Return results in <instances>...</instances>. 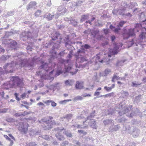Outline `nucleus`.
Wrapping results in <instances>:
<instances>
[{
  "mask_svg": "<svg viewBox=\"0 0 146 146\" xmlns=\"http://www.w3.org/2000/svg\"><path fill=\"white\" fill-rule=\"evenodd\" d=\"M84 82H80L77 81L76 84L75 85V88L76 90H81L83 89L84 86L83 85Z\"/></svg>",
  "mask_w": 146,
  "mask_h": 146,
  "instance_id": "ddd939ff",
  "label": "nucleus"
},
{
  "mask_svg": "<svg viewBox=\"0 0 146 146\" xmlns=\"http://www.w3.org/2000/svg\"><path fill=\"white\" fill-rule=\"evenodd\" d=\"M14 11H9L7 13V14L6 15V17H7L8 16H11L14 15Z\"/></svg>",
  "mask_w": 146,
  "mask_h": 146,
  "instance_id": "69168bd1",
  "label": "nucleus"
},
{
  "mask_svg": "<svg viewBox=\"0 0 146 146\" xmlns=\"http://www.w3.org/2000/svg\"><path fill=\"white\" fill-rule=\"evenodd\" d=\"M15 65L13 61L6 64L3 67L4 71L3 70L0 72V76L4 74H7L9 73H13L15 71L13 67Z\"/></svg>",
  "mask_w": 146,
  "mask_h": 146,
  "instance_id": "f257e3e1",
  "label": "nucleus"
},
{
  "mask_svg": "<svg viewBox=\"0 0 146 146\" xmlns=\"http://www.w3.org/2000/svg\"><path fill=\"white\" fill-rule=\"evenodd\" d=\"M69 142L68 141L65 140L62 142L60 144V146H66L68 145Z\"/></svg>",
  "mask_w": 146,
  "mask_h": 146,
  "instance_id": "6e6d98bb",
  "label": "nucleus"
},
{
  "mask_svg": "<svg viewBox=\"0 0 146 146\" xmlns=\"http://www.w3.org/2000/svg\"><path fill=\"white\" fill-rule=\"evenodd\" d=\"M50 141H51L52 145H57L59 144L58 142H57L56 139H54L52 138Z\"/></svg>",
  "mask_w": 146,
  "mask_h": 146,
  "instance_id": "5fc2aeb1",
  "label": "nucleus"
},
{
  "mask_svg": "<svg viewBox=\"0 0 146 146\" xmlns=\"http://www.w3.org/2000/svg\"><path fill=\"white\" fill-rule=\"evenodd\" d=\"M83 1H79L76 3H74V5L77 7L80 6L81 5Z\"/></svg>",
  "mask_w": 146,
  "mask_h": 146,
  "instance_id": "0e129e2a",
  "label": "nucleus"
},
{
  "mask_svg": "<svg viewBox=\"0 0 146 146\" xmlns=\"http://www.w3.org/2000/svg\"><path fill=\"white\" fill-rule=\"evenodd\" d=\"M12 85L14 86L22 87L24 85L21 79L18 76L12 77Z\"/></svg>",
  "mask_w": 146,
  "mask_h": 146,
  "instance_id": "7ed1b4c3",
  "label": "nucleus"
},
{
  "mask_svg": "<svg viewBox=\"0 0 146 146\" xmlns=\"http://www.w3.org/2000/svg\"><path fill=\"white\" fill-rule=\"evenodd\" d=\"M63 132V133L67 137H72L73 135L71 133L70 131H67L65 130Z\"/></svg>",
  "mask_w": 146,
  "mask_h": 146,
  "instance_id": "473e14b6",
  "label": "nucleus"
},
{
  "mask_svg": "<svg viewBox=\"0 0 146 146\" xmlns=\"http://www.w3.org/2000/svg\"><path fill=\"white\" fill-rule=\"evenodd\" d=\"M140 18L141 20L142 21L143 20H144V19L146 18V15L145 13L144 12H142L140 13Z\"/></svg>",
  "mask_w": 146,
  "mask_h": 146,
  "instance_id": "de8ad7c7",
  "label": "nucleus"
},
{
  "mask_svg": "<svg viewBox=\"0 0 146 146\" xmlns=\"http://www.w3.org/2000/svg\"><path fill=\"white\" fill-rule=\"evenodd\" d=\"M127 34L129 37L130 36H133L135 35L134 31L132 29H129L127 32Z\"/></svg>",
  "mask_w": 146,
  "mask_h": 146,
  "instance_id": "58836bf2",
  "label": "nucleus"
},
{
  "mask_svg": "<svg viewBox=\"0 0 146 146\" xmlns=\"http://www.w3.org/2000/svg\"><path fill=\"white\" fill-rule=\"evenodd\" d=\"M83 98L80 96H78L74 98V100L75 101L81 100H83Z\"/></svg>",
  "mask_w": 146,
  "mask_h": 146,
  "instance_id": "680f3d73",
  "label": "nucleus"
},
{
  "mask_svg": "<svg viewBox=\"0 0 146 146\" xmlns=\"http://www.w3.org/2000/svg\"><path fill=\"white\" fill-rule=\"evenodd\" d=\"M67 53V52H65V50H64L61 51L58 54L56 55V58H62L64 57L65 54H66Z\"/></svg>",
  "mask_w": 146,
  "mask_h": 146,
  "instance_id": "b1692460",
  "label": "nucleus"
},
{
  "mask_svg": "<svg viewBox=\"0 0 146 146\" xmlns=\"http://www.w3.org/2000/svg\"><path fill=\"white\" fill-rule=\"evenodd\" d=\"M21 64L25 67H33L35 66V62L33 60L30 61L27 59H25L21 61Z\"/></svg>",
  "mask_w": 146,
  "mask_h": 146,
  "instance_id": "20e7f679",
  "label": "nucleus"
},
{
  "mask_svg": "<svg viewBox=\"0 0 146 146\" xmlns=\"http://www.w3.org/2000/svg\"><path fill=\"white\" fill-rule=\"evenodd\" d=\"M114 95V92H112L106 95H103V96L105 98H107L108 97H110L111 96H113Z\"/></svg>",
  "mask_w": 146,
  "mask_h": 146,
  "instance_id": "052dcab7",
  "label": "nucleus"
},
{
  "mask_svg": "<svg viewBox=\"0 0 146 146\" xmlns=\"http://www.w3.org/2000/svg\"><path fill=\"white\" fill-rule=\"evenodd\" d=\"M41 11L40 10H38L35 13V15L36 17H38L41 15Z\"/></svg>",
  "mask_w": 146,
  "mask_h": 146,
  "instance_id": "4d7b16f0",
  "label": "nucleus"
},
{
  "mask_svg": "<svg viewBox=\"0 0 146 146\" xmlns=\"http://www.w3.org/2000/svg\"><path fill=\"white\" fill-rule=\"evenodd\" d=\"M70 24H71L74 27H76L77 25V22L75 21V20H73L72 19L70 20V22H69Z\"/></svg>",
  "mask_w": 146,
  "mask_h": 146,
  "instance_id": "8fccbe9b",
  "label": "nucleus"
},
{
  "mask_svg": "<svg viewBox=\"0 0 146 146\" xmlns=\"http://www.w3.org/2000/svg\"><path fill=\"white\" fill-rule=\"evenodd\" d=\"M142 26L141 24L137 23L136 24L135 26V28L137 30V32H139V30L142 29Z\"/></svg>",
  "mask_w": 146,
  "mask_h": 146,
  "instance_id": "79ce46f5",
  "label": "nucleus"
},
{
  "mask_svg": "<svg viewBox=\"0 0 146 146\" xmlns=\"http://www.w3.org/2000/svg\"><path fill=\"white\" fill-rule=\"evenodd\" d=\"M126 115L128 117L131 118H133V117L136 116L135 113L133 110L131 112L130 111L129 113H127Z\"/></svg>",
  "mask_w": 146,
  "mask_h": 146,
  "instance_id": "37998d69",
  "label": "nucleus"
},
{
  "mask_svg": "<svg viewBox=\"0 0 146 146\" xmlns=\"http://www.w3.org/2000/svg\"><path fill=\"white\" fill-rule=\"evenodd\" d=\"M44 103L48 105H49V103H51V106L53 107H54L57 105L56 103L52 100H47Z\"/></svg>",
  "mask_w": 146,
  "mask_h": 146,
  "instance_id": "7c9ffc66",
  "label": "nucleus"
},
{
  "mask_svg": "<svg viewBox=\"0 0 146 146\" xmlns=\"http://www.w3.org/2000/svg\"><path fill=\"white\" fill-rule=\"evenodd\" d=\"M80 48V49H79L77 51V53L78 54L79 53H84L85 51V50L82 47Z\"/></svg>",
  "mask_w": 146,
  "mask_h": 146,
  "instance_id": "bf43d9fd",
  "label": "nucleus"
},
{
  "mask_svg": "<svg viewBox=\"0 0 146 146\" xmlns=\"http://www.w3.org/2000/svg\"><path fill=\"white\" fill-rule=\"evenodd\" d=\"M40 68L41 69H42L44 70L47 72H48L50 68L48 66V64L44 62H42Z\"/></svg>",
  "mask_w": 146,
  "mask_h": 146,
  "instance_id": "4468645a",
  "label": "nucleus"
},
{
  "mask_svg": "<svg viewBox=\"0 0 146 146\" xmlns=\"http://www.w3.org/2000/svg\"><path fill=\"white\" fill-rule=\"evenodd\" d=\"M81 47H82L84 49H89L91 48V46L88 44H85L84 45H81Z\"/></svg>",
  "mask_w": 146,
  "mask_h": 146,
  "instance_id": "3c124183",
  "label": "nucleus"
},
{
  "mask_svg": "<svg viewBox=\"0 0 146 146\" xmlns=\"http://www.w3.org/2000/svg\"><path fill=\"white\" fill-rule=\"evenodd\" d=\"M38 144L36 142L31 141L28 143H27L25 146H36Z\"/></svg>",
  "mask_w": 146,
  "mask_h": 146,
  "instance_id": "a18cd8bd",
  "label": "nucleus"
},
{
  "mask_svg": "<svg viewBox=\"0 0 146 146\" xmlns=\"http://www.w3.org/2000/svg\"><path fill=\"white\" fill-rule=\"evenodd\" d=\"M38 31L33 30L32 33H31L29 31H27V35L28 37V39L29 38L33 39L35 37H36L38 36Z\"/></svg>",
  "mask_w": 146,
  "mask_h": 146,
  "instance_id": "0eeeda50",
  "label": "nucleus"
},
{
  "mask_svg": "<svg viewBox=\"0 0 146 146\" xmlns=\"http://www.w3.org/2000/svg\"><path fill=\"white\" fill-rule=\"evenodd\" d=\"M90 127L93 129H97V125L96 124V121L94 119H92L91 120L90 122Z\"/></svg>",
  "mask_w": 146,
  "mask_h": 146,
  "instance_id": "393cba45",
  "label": "nucleus"
},
{
  "mask_svg": "<svg viewBox=\"0 0 146 146\" xmlns=\"http://www.w3.org/2000/svg\"><path fill=\"white\" fill-rule=\"evenodd\" d=\"M141 95H139L138 96H136L133 101L134 103H137L139 102L141 99Z\"/></svg>",
  "mask_w": 146,
  "mask_h": 146,
  "instance_id": "a19ab883",
  "label": "nucleus"
},
{
  "mask_svg": "<svg viewBox=\"0 0 146 146\" xmlns=\"http://www.w3.org/2000/svg\"><path fill=\"white\" fill-rule=\"evenodd\" d=\"M74 82V80H67L64 82V84L67 85L71 86L73 85Z\"/></svg>",
  "mask_w": 146,
  "mask_h": 146,
  "instance_id": "72a5a7b5",
  "label": "nucleus"
},
{
  "mask_svg": "<svg viewBox=\"0 0 146 146\" xmlns=\"http://www.w3.org/2000/svg\"><path fill=\"white\" fill-rule=\"evenodd\" d=\"M95 111H93L90 114V115L88 116L87 117V120H91L93 119L92 118L95 115Z\"/></svg>",
  "mask_w": 146,
  "mask_h": 146,
  "instance_id": "e433bc0d",
  "label": "nucleus"
},
{
  "mask_svg": "<svg viewBox=\"0 0 146 146\" xmlns=\"http://www.w3.org/2000/svg\"><path fill=\"white\" fill-rule=\"evenodd\" d=\"M120 126L118 125H114L113 126L112 125L108 129V131L109 132H112L114 131H117L120 129Z\"/></svg>",
  "mask_w": 146,
  "mask_h": 146,
  "instance_id": "9b49d317",
  "label": "nucleus"
},
{
  "mask_svg": "<svg viewBox=\"0 0 146 146\" xmlns=\"http://www.w3.org/2000/svg\"><path fill=\"white\" fill-rule=\"evenodd\" d=\"M36 5V3L35 1H31L27 5L26 9L28 10L30 9L35 8Z\"/></svg>",
  "mask_w": 146,
  "mask_h": 146,
  "instance_id": "dca6fc26",
  "label": "nucleus"
},
{
  "mask_svg": "<svg viewBox=\"0 0 146 146\" xmlns=\"http://www.w3.org/2000/svg\"><path fill=\"white\" fill-rule=\"evenodd\" d=\"M60 35V34L59 33H56L53 35V36H52L51 40L52 41L56 40L59 37Z\"/></svg>",
  "mask_w": 146,
  "mask_h": 146,
  "instance_id": "cd10ccee",
  "label": "nucleus"
},
{
  "mask_svg": "<svg viewBox=\"0 0 146 146\" xmlns=\"http://www.w3.org/2000/svg\"><path fill=\"white\" fill-rule=\"evenodd\" d=\"M46 124L47 125H45L44 127V130H49L52 128L53 126L52 124L50 123V121L48 122V123Z\"/></svg>",
  "mask_w": 146,
  "mask_h": 146,
  "instance_id": "2f4dec72",
  "label": "nucleus"
},
{
  "mask_svg": "<svg viewBox=\"0 0 146 146\" xmlns=\"http://www.w3.org/2000/svg\"><path fill=\"white\" fill-rule=\"evenodd\" d=\"M111 72V70L109 68L106 69L104 71L102 76H106Z\"/></svg>",
  "mask_w": 146,
  "mask_h": 146,
  "instance_id": "4c0bfd02",
  "label": "nucleus"
},
{
  "mask_svg": "<svg viewBox=\"0 0 146 146\" xmlns=\"http://www.w3.org/2000/svg\"><path fill=\"white\" fill-rule=\"evenodd\" d=\"M6 121L9 122H13L15 121V119L12 118H7L6 119Z\"/></svg>",
  "mask_w": 146,
  "mask_h": 146,
  "instance_id": "774afa93",
  "label": "nucleus"
},
{
  "mask_svg": "<svg viewBox=\"0 0 146 146\" xmlns=\"http://www.w3.org/2000/svg\"><path fill=\"white\" fill-rule=\"evenodd\" d=\"M132 130V134L134 137H137L138 136L139 133V130L136 127H132L130 128Z\"/></svg>",
  "mask_w": 146,
  "mask_h": 146,
  "instance_id": "f8f14e48",
  "label": "nucleus"
},
{
  "mask_svg": "<svg viewBox=\"0 0 146 146\" xmlns=\"http://www.w3.org/2000/svg\"><path fill=\"white\" fill-rule=\"evenodd\" d=\"M137 6L138 5L136 3L130 2V5L129 6V7L130 9H132L135 7Z\"/></svg>",
  "mask_w": 146,
  "mask_h": 146,
  "instance_id": "09e8293b",
  "label": "nucleus"
},
{
  "mask_svg": "<svg viewBox=\"0 0 146 146\" xmlns=\"http://www.w3.org/2000/svg\"><path fill=\"white\" fill-rule=\"evenodd\" d=\"M115 120L117 123H123L126 120L125 119L124 117L120 118L119 117H117Z\"/></svg>",
  "mask_w": 146,
  "mask_h": 146,
  "instance_id": "c03bdc74",
  "label": "nucleus"
},
{
  "mask_svg": "<svg viewBox=\"0 0 146 146\" xmlns=\"http://www.w3.org/2000/svg\"><path fill=\"white\" fill-rule=\"evenodd\" d=\"M49 44L51 45H53V46L52 48V50H54L56 49H58L60 47V44H61V41H56L54 43L53 41L50 40Z\"/></svg>",
  "mask_w": 146,
  "mask_h": 146,
  "instance_id": "423d86ee",
  "label": "nucleus"
},
{
  "mask_svg": "<svg viewBox=\"0 0 146 146\" xmlns=\"http://www.w3.org/2000/svg\"><path fill=\"white\" fill-rule=\"evenodd\" d=\"M65 46L69 45L70 46L71 44H75V42H74L71 41L70 39L69 35L67 36L64 39Z\"/></svg>",
  "mask_w": 146,
  "mask_h": 146,
  "instance_id": "9d476101",
  "label": "nucleus"
},
{
  "mask_svg": "<svg viewBox=\"0 0 146 146\" xmlns=\"http://www.w3.org/2000/svg\"><path fill=\"white\" fill-rule=\"evenodd\" d=\"M123 109L126 115L127 113H129L130 112V110L129 108L125 107Z\"/></svg>",
  "mask_w": 146,
  "mask_h": 146,
  "instance_id": "e2e57ef3",
  "label": "nucleus"
},
{
  "mask_svg": "<svg viewBox=\"0 0 146 146\" xmlns=\"http://www.w3.org/2000/svg\"><path fill=\"white\" fill-rule=\"evenodd\" d=\"M27 34L26 31H24L22 32L20 35V40L23 41H25L28 39V37L27 36Z\"/></svg>",
  "mask_w": 146,
  "mask_h": 146,
  "instance_id": "6ab92c4d",
  "label": "nucleus"
},
{
  "mask_svg": "<svg viewBox=\"0 0 146 146\" xmlns=\"http://www.w3.org/2000/svg\"><path fill=\"white\" fill-rule=\"evenodd\" d=\"M54 14L47 13H46V19L48 21L52 20L54 18Z\"/></svg>",
  "mask_w": 146,
  "mask_h": 146,
  "instance_id": "c85d7f7f",
  "label": "nucleus"
},
{
  "mask_svg": "<svg viewBox=\"0 0 146 146\" xmlns=\"http://www.w3.org/2000/svg\"><path fill=\"white\" fill-rule=\"evenodd\" d=\"M71 99L65 100H64L61 101L59 103L60 104H65L67 102L71 101Z\"/></svg>",
  "mask_w": 146,
  "mask_h": 146,
  "instance_id": "13d9d810",
  "label": "nucleus"
},
{
  "mask_svg": "<svg viewBox=\"0 0 146 146\" xmlns=\"http://www.w3.org/2000/svg\"><path fill=\"white\" fill-rule=\"evenodd\" d=\"M103 123L105 126L110 125H114V121L112 119H106L103 121Z\"/></svg>",
  "mask_w": 146,
  "mask_h": 146,
  "instance_id": "2eb2a0df",
  "label": "nucleus"
},
{
  "mask_svg": "<svg viewBox=\"0 0 146 146\" xmlns=\"http://www.w3.org/2000/svg\"><path fill=\"white\" fill-rule=\"evenodd\" d=\"M89 18V14L88 13L82 15L80 20V23H82L86 20H88Z\"/></svg>",
  "mask_w": 146,
  "mask_h": 146,
  "instance_id": "412c9836",
  "label": "nucleus"
},
{
  "mask_svg": "<svg viewBox=\"0 0 146 146\" xmlns=\"http://www.w3.org/2000/svg\"><path fill=\"white\" fill-rule=\"evenodd\" d=\"M10 40L9 44L10 47L12 49H13L14 50H16L17 48V42L12 39H11Z\"/></svg>",
  "mask_w": 146,
  "mask_h": 146,
  "instance_id": "f3484780",
  "label": "nucleus"
},
{
  "mask_svg": "<svg viewBox=\"0 0 146 146\" xmlns=\"http://www.w3.org/2000/svg\"><path fill=\"white\" fill-rule=\"evenodd\" d=\"M115 87V84H113L110 87H108L107 86H105L104 87V89L108 92L111 91L112 89L114 88Z\"/></svg>",
  "mask_w": 146,
  "mask_h": 146,
  "instance_id": "a878e982",
  "label": "nucleus"
},
{
  "mask_svg": "<svg viewBox=\"0 0 146 146\" xmlns=\"http://www.w3.org/2000/svg\"><path fill=\"white\" fill-rule=\"evenodd\" d=\"M29 124L26 122H22L19 126V130L22 134H25L27 131Z\"/></svg>",
  "mask_w": 146,
  "mask_h": 146,
  "instance_id": "39448f33",
  "label": "nucleus"
},
{
  "mask_svg": "<svg viewBox=\"0 0 146 146\" xmlns=\"http://www.w3.org/2000/svg\"><path fill=\"white\" fill-rule=\"evenodd\" d=\"M141 84V83L139 82H138L135 81L132 82L131 86L133 87L136 88L138 86L140 85Z\"/></svg>",
  "mask_w": 146,
  "mask_h": 146,
  "instance_id": "49530a36",
  "label": "nucleus"
},
{
  "mask_svg": "<svg viewBox=\"0 0 146 146\" xmlns=\"http://www.w3.org/2000/svg\"><path fill=\"white\" fill-rule=\"evenodd\" d=\"M14 34L13 32L12 31H7L5 33L4 37L5 38H7L9 36L13 35Z\"/></svg>",
  "mask_w": 146,
  "mask_h": 146,
  "instance_id": "ea45409f",
  "label": "nucleus"
},
{
  "mask_svg": "<svg viewBox=\"0 0 146 146\" xmlns=\"http://www.w3.org/2000/svg\"><path fill=\"white\" fill-rule=\"evenodd\" d=\"M76 61L79 63H82L84 62L87 61V60L86 57L82 56L78 57L77 58Z\"/></svg>",
  "mask_w": 146,
  "mask_h": 146,
  "instance_id": "5701e85b",
  "label": "nucleus"
},
{
  "mask_svg": "<svg viewBox=\"0 0 146 146\" xmlns=\"http://www.w3.org/2000/svg\"><path fill=\"white\" fill-rule=\"evenodd\" d=\"M146 38V34L145 32H141L139 36V38L143 40Z\"/></svg>",
  "mask_w": 146,
  "mask_h": 146,
  "instance_id": "f704fd0d",
  "label": "nucleus"
},
{
  "mask_svg": "<svg viewBox=\"0 0 146 146\" xmlns=\"http://www.w3.org/2000/svg\"><path fill=\"white\" fill-rule=\"evenodd\" d=\"M91 34L94 38L98 40L102 38V36L100 34V31L99 30H93L91 32Z\"/></svg>",
  "mask_w": 146,
  "mask_h": 146,
  "instance_id": "1a4fd4ad",
  "label": "nucleus"
},
{
  "mask_svg": "<svg viewBox=\"0 0 146 146\" xmlns=\"http://www.w3.org/2000/svg\"><path fill=\"white\" fill-rule=\"evenodd\" d=\"M125 8H124L122 9H118L117 13L118 15H121L123 17H125Z\"/></svg>",
  "mask_w": 146,
  "mask_h": 146,
  "instance_id": "bb28decb",
  "label": "nucleus"
},
{
  "mask_svg": "<svg viewBox=\"0 0 146 146\" xmlns=\"http://www.w3.org/2000/svg\"><path fill=\"white\" fill-rule=\"evenodd\" d=\"M126 23V21H120L117 24L116 27L114 26L111 24L110 27V29L113 31L116 34H119L121 30V28Z\"/></svg>",
  "mask_w": 146,
  "mask_h": 146,
  "instance_id": "f03ea898",
  "label": "nucleus"
},
{
  "mask_svg": "<svg viewBox=\"0 0 146 146\" xmlns=\"http://www.w3.org/2000/svg\"><path fill=\"white\" fill-rule=\"evenodd\" d=\"M40 137L48 141H50L52 139V136L47 135H42L39 136Z\"/></svg>",
  "mask_w": 146,
  "mask_h": 146,
  "instance_id": "4be33fe9",
  "label": "nucleus"
},
{
  "mask_svg": "<svg viewBox=\"0 0 146 146\" xmlns=\"http://www.w3.org/2000/svg\"><path fill=\"white\" fill-rule=\"evenodd\" d=\"M39 133L38 131H36V130L33 129H31L30 130L29 134L30 135L33 136V135L37 134Z\"/></svg>",
  "mask_w": 146,
  "mask_h": 146,
  "instance_id": "c9c22d12",
  "label": "nucleus"
},
{
  "mask_svg": "<svg viewBox=\"0 0 146 146\" xmlns=\"http://www.w3.org/2000/svg\"><path fill=\"white\" fill-rule=\"evenodd\" d=\"M133 111L135 113V115L136 116L140 115L141 112L140 111V110L138 109V108H134Z\"/></svg>",
  "mask_w": 146,
  "mask_h": 146,
  "instance_id": "603ef678",
  "label": "nucleus"
},
{
  "mask_svg": "<svg viewBox=\"0 0 146 146\" xmlns=\"http://www.w3.org/2000/svg\"><path fill=\"white\" fill-rule=\"evenodd\" d=\"M58 10L59 12H62L60 14L63 15L65 14L66 11V9L65 8L64 5H61L59 6L58 8Z\"/></svg>",
  "mask_w": 146,
  "mask_h": 146,
  "instance_id": "aec40b11",
  "label": "nucleus"
},
{
  "mask_svg": "<svg viewBox=\"0 0 146 146\" xmlns=\"http://www.w3.org/2000/svg\"><path fill=\"white\" fill-rule=\"evenodd\" d=\"M55 136L57 139L59 141H63L65 139L64 136L59 132L56 133Z\"/></svg>",
  "mask_w": 146,
  "mask_h": 146,
  "instance_id": "a211bd4d",
  "label": "nucleus"
},
{
  "mask_svg": "<svg viewBox=\"0 0 146 146\" xmlns=\"http://www.w3.org/2000/svg\"><path fill=\"white\" fill-rule=\"evenodd\" d=\"M142 42V40L140 39L139 38L138 39L135 38L132 39L129 44L130 45V46H133L135 43L136 46H137L138 44L141 45Z\"/></svg>",
  "mask_w": 146,
  "mask_h": 146,
  "instance_id": "6e6552de",
  "label": "nucleus"
},
{
  "mask_svg": "<svg viewBox=\"0 0 146 146\" xmlns=\"http://www.w3.org/2000/svg\"><path fill=\"white\" fill-rule=\"evenodd\" d=\"M57 26L58 29H62L65 28V25L64 24H62L61 25H57Z\"/></svg>",
  "mask_w": 146,
  "mask_h": 146,
  "instance_id": "338daca9",
  "label": "nucleus"
},
{
  "mask_svg": "<svg viewBox=\"0 0 146 146\" xmlns=\"http://www.w3.org/2000/svg\"><path fill=\"white\" fill-rule=\"evenodd\" d=\"M127 61L126 59L118 60L117 61L116 66H121L123 65L124 62Z\"/></svg>",
  "mask_w": 146,
  "mask_h": 146,
  "instance_id": "c756f323",
  "label": "nucleus"
},
{
  "mask_svg": "<svg viewBox=\"0 0 146 146\" xmlns=\"http://www.w3.org/2000/svg\"><path fill=\"white\" fill-rule=\"evenodd\" d=\"M72 115L71 114H68L66 115L63 118L64 119H70L72 116Z\"/></svg>",
  "mask_w": 146,
  "mask_h": 146,
  "instance_id": "864d4df0",
  "label": "nucleus"
}]
</instances>
